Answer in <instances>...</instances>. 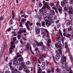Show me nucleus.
<instances>
[{"label": "nucleus", "instance_id": "f257e3e1", "mask_svg": "<svg viewBox=\"0 0 73 73\" xmlns=\"http://www.w3.org/2000/svg\"><path fill=\"white\" fill-rule=\"evenodd\" d=\"M52 15H49L48 17H46L45 18V21L46 22V24L47 27L50 26L51 24V23H53V19H52Z\"/></svg>", "mask_w": 73, "mask_h": 73}, {"label": "nucleus", "instance_id": "f03ea898", "mask_svg": "<svg viewBox=\"0 0 73 73\" xmlns=\"http://www.w3.org/2000/svg\"><path fill=\"white\" fill-rule=\"evenodd\" d=\"M42 33L43 37L45 38L46 40H47L49 37V33L48 30L46 29H44V31H42Z\"/></svg>", "mask_w": 73, "mask_h": 73}, {"label": "nucleus", "instance_id": "7ed1b4c3", "mask_svg": "<svg viewBox=\"0 0 73 73\" xmlns=\"http://www.w3.org/2000/svg\"><path fill=\"white\" fill-rule=\"evenodd\" d=\"M11 45L10 46L9 52L11 53L13 51V48H15L16 46L13 42L12 41L11 43Z\"/></svg>", "mask_w": 73, "mask_h": 73}, {"label": "nucleus", "instance_id": "20e7f679", "mask_svg": "<svg viewBox=\"0 0 73 73\" xmlns=\"http://www.w3.org/2000/svg\"><path fill=\"white\" fill-rule=\"evenodd\" d=\"M56 53H57L55 56V58L56 60H58L60 58V55L61 54V50H58L56 52Z\"/></svg>", "mask_w": 73, "mask_h": 73}, {"label": "nucleus", "instance_id": "39448f33", "mask_svg": "<svg viewBox=\"0 0 73 73\" xmlns=\"http://www.w3.org/2000/svg\"><path fill=\"white\" fill-rule=\"evenodd\" d=\"M44 7L43 8H42L41 9L39 10V12L41 13H43V15H45L46 14V10H44L43 11V9H44Z\"/></svg>", "mask_w": 73, "mask_h": 73}, {"label": "nucleus", "instance_id": "423d86ee", "mask_svg": "<svg viewBox=\"0 0 73 73\" xmlns=\"http://www.w3.org/2000/svg\"><path fill=\"white\" fill-rule=\"evenodd\" d=\"M69 11H68V13L71 16H73V14L72 13V12L73 11V7H72L70 6L69 8Z\"/></svg>", "mask_w": 73, "mask_h": 73}, {"label": "nucleus", "instance_id": "0eeeda50", "mask_svg": "<svg viewBox=\"0 0 73 73\" xmlns=\"http://www.w3.org/2000/svg\"><path fill=\"white\" fill-rule=\"evenodd\" d=\"M61 44V42L59 41L57 42V44H55V46L57 48H60L62 46V44Z\"/></svg>", "mask_w": 73, "mask_h": 73}, {"label": "nucleus", "instance_id": "6e6552de", "mask_svg": "<svg viewBox=\"0 0 73 73\" xmlns=\"http://www.w3.org/2000/svg\"><path fill=\"white\" fill-rule=\"evenodd\" d=\"M20 64L21 65V66L19 67V70H21V69H22L23 68H24V62H22Z\"/></svg>", "mask_w": 73, "mask_h": 73}, {"label": "nucleus", "instance_id": "1a4fd4ad", "mask_svg": "<svg viewBox=\"0 0 73 73\" xmlns=\"http://www.w3.org/2000/svg\"><path fill=\"white\" fill-rule=\"evenodd\" d=\"M23 32L24 33L26 32V29H23L22 28H21L20 31H19V33H22Z\"/></svg>", "mask_w": 73, "mask_h": 73}, {"label": "nucleus", "instance_id": "9d476101", "mask_svg": "<svg viewBox=\"0 0 73 73\" xmlns=\"http://www.w3.org/2000/svg\"><path fill=\"white\" fill-rule=\"evenodd\" d=\"M66 60V57L64 56H63L62 58V62H65Z\"/></svg>", "mask_w": 73, "mask_h": 73}, {"label": "nucleus", "instance_id": "9b49d317", "mask_svg": "<svg viewBox=\"0 0 73 73\" xmlns=\"http://www.w3.org/2000/svg\"><path fill=\"white\" fill-rule=\"evenodd\" d=\"M39 69H40L41 70H42L45 69V65L44 64L42 65Z\"/></svg>", "mask_w": 73, "mask_h": 73}, {"label": "nucleus", "instance_id": "f8f14e48", "mask_svg": "<svg viewBox=\"0 0 73 73\" xmlns=\"http://www.w3.org/2000/svg\"><path fill=\"white\" fill-rule=\"evenodd\" d=\"M35 30L36 31V34H38L40 33V29H37V27L35 28Z\"/></svg>", "mask_w": 73, "mask_h": 73}, {"label": "nucleus", "instance_id": "ddd939ff", "mask_svg": "<svg viewBox=\"0 0 73 73\" xmlns=\"http://www.w3.org/2000/svg\"><path fill=\"white\" fill-rule=\"evenodd\" d=\"M18 60L19 61V62H22L24 61V59H23V57H21L18 59Z\"/></svg>", "mask_w": 73, "mask_h": 73}, {"label": "nucleus", "instance_id": "4468645a", "mask_svg": "<svg viewBox=\"0 0 73 73\" xmlns=\"http://www.w3.org/2000/svg\"><path fill=\"white\" fill-rule=\"evenodd\" d=\"M25 25L26 27H27V29H28V30H30V28H29V25L27 23H25Z\"/></svg>", "mask_w": 73, "mask_h": 73}, {"label": "nucleus", "instance_id": "2eb2a0df", "mask_svg": "<svg viewBox=\"0 0 73 73\" xmlns=\"http://www.w3.org/2000/svg\"><path fill=\"white\" fill-rule=\"evenodd\" d=\"M14 63L15 65H17L18 64V61L16 60H15L14 62Z\"/></svg>", "mask_w": 73, "mask_h": 73}, {"label": "nucleus", "instance_id": "dca6fc26", "mask_svg": "<svg viewBox=\"0 0 73 73\" xmlns=\"http://www.w3.org/2000/svg\"><path fill=\"white\" fill-rule=\"evenodd\" d=\"M65 48H66V49H67L66 52H68V49H69L68 48V45H65Z\"/></svg>", "mask_w": 73, "mask_h": 73}, {"label": "nucleus", "instance_id": "f3484780", "mask_svg": "<svg viewBox=\"0 0 73 73\" xmlns=\"http://www.w3.org/2000/svg\"><path fill=\"white\" fill-rule=\"evenodd\" d=\"M36 44L38 46H40V45H42L43 43L42 42H40V44L39 43L37 42Z\"/></svg>", "mask_w": 73, "mask_h": 73}, {"label": "nucleus", "instance_id": "a211bd4d", "mask_svg": "<svg viewBox=\"0 0 73 73\" xmlns=\"http://www.w3.org/2000/svg\"><path fill=\"white\" fill-rule=\"evenodd\" d=\"M13 41L14 42H16V43H17V41L16 42V38L15 37H14L13 38Z\"/></svg>", "mask_w": 73, "mask_h": 73}, {"label": "nucleus", "instance_id": "6ab92c4d", "mask_svg": "<svg viewBox=\"0 0 73 73\" xmlns=\"http://www.w3.org/2000/svg\"><path fill=\"white\" fill-rule=\"evenodd\" d=\"M63 2L65 4H67L68 3V0H63Z\"/></svg>", "mask_w": 73, "mask_h": 73}, {"label": "nucleus", "instance_id": "aec40b11", "mask_svg": "<svg viewBox=\"0 0 73 73\" xmlns=\"http://www.w3.org/2000/svg\"><path fill=\"white\" fill-rule=\"evenodd\" d=\"M48 3L46 2V3H45V4H44V6L42 7V8H46V5H48Z\"/></svg>", "mask_w": 73, "mask_h": 73}, {"label": "nucleus", "instance_id": "412c9836", "mask_svg": "<svg viewBox=\"0 0 73 73\" xmlns=\"http://www.w3.org/2000/svg\"><path fill=\"white\" fill-rule=\"evenodd\" d=\"M25 73H28L30 72V71L29 70V69H27L25 70Z\"/></svg>", "mask_w": 73, "mask_h": 73}, {"label": "nucleus", "instance_id": "4be33fe9", "mask_svg": "<svg viewBox=\"0 0 73 73\" xmlns=\"http://www.w3.org/2000/svg\"><path fill=\"white\" fill-rule=\"evenodd\" d=\"M12 14V18L13 19V18H14V17H15V14L14 12H13Z\"/></svg>", "mask_w": 73, "mask_h": 73}, {"label": "nucleus", "instance_id": "5701e85b", "mask_svg": "<svg viewBox=\"0 0 73 73\" xmlns=\"http://www.w3.org/2000/svg\"><path fill=\"white\" fill-rule=\"evenodd\" d=\"M50 13L52 15L54 14V11L52 10H51Z\"/></svg>", "mask_w": 73, "mask_h": 73}, {"label": "nucleus", "instance_id": "b1692460", "mask_svg": "<svg viewBox=\"0 0 73 73\" xmlns=\"http://www.w3.org/2000/svg\"><path fill=\"white\" fill-rule=\"evenodd\" d=\"M17 58L19 57H21V55H19V53H17Z\"/></svg>", "mask_w": 73, "mask_h": 73}, {"label": "nucleus", "instance_id": "393cba45", "mask_svg": "<svg viewBox=\"0 0 73 73\" xmlns=\"http://www.w3.org/2000/svg\"><path fill=\"white\" fill-rule=\"evenodd\" d=\"M27 49H29V44H27L26 46Z\"/></svg>", "mask_w": 73, "mask_h": 73}, {"label": "nucleus", "instance_id": "a878e982", "mask_svg": "<svg viewBox=\"0 0 73 73\" xmlns=\"http://www.w3.org/2000/svg\"><path fill=\"white\" fill-rule=\"evenodd\" d=\"M65 3L63 2H62L61 5L62 7H64L65 5Z\"/></svg>", "mask_w": 73, "mask_h": 73}, {"label": "nucleus", "instance_id": "bb28decb", "mask_svg": "<svg viewBox=\"0 0 73 73\" xmlns=\"http://www.w3.org/2000/svg\"><path fill=\"white\" fill-rule=\"evenodd\" d=\"M19 26L21 27H23V25H22V23L21 22L19 23Z\"/></svg>", "mask_w": 73, "mask_h": 73}, {"label": "nucleus", "instance_id": "cd10ccee", "mask_svg": "<svg viewBox=\"0 0 73 73\" xmlns=\"http://www.w3.org/2000/svg\"><path fill=\"white\" fill-rule=\"evenodd\" d=\"M42 56L44 58H45L46 57V54H44L42 55Z\"/></svg>", "mask_w": 73, "mask_h": 73}, {"label": "nucleus", "instance_id": "c85d7f7f", "mask_svg": "<svg viewBox=\"0 0 73 73\" xmlns=\"http://www.w3.org/2000/svg\"><path fill=\"white\" fill-rule=\"evenodd\" d=\"M42 25L43 27L45 26V22H42Z\"/></svg>", "mask_w": 73, "mask_h": 73}, {"label": "nucleus", "instance_id": "c756f323", "mask_svg": "<svg viewBox=\"0 0 73 73\" xmlns=\"http://www.w3.org/2000/svg\"><path fill=\"white\" fill-rule=\"evenodd\" d=\"M38 18L39 19H41V18H42L41 15H38Z\"/></svg>", "mask_w": 73, "mask_h": 73}, {"label": "nucleus", "instance_id": "7c9ffc66", "mask_svg": "<svg viewBox=\"0 0 73 73\" xmlns=\"http://www.w3.org/2000/svg\"><path fill=\"white\" fill-rule=\"evenodd\" d=\"M41 70L40 69H38V70L37 72L38 73H41Z\"/></svg>", "mask_w": 73, "mask_h": 73}, {"label": "nucleus", "instance_id": "2f4dec72", "mask_svg": "<svg viewBox=\"0 0 73 73\" xmlns=\"http://www.w3.org/2000/svg\"><path fill=\"white\" fill-rule=\"evenodd\" d=\"M23 40L25 41H27V37L23 38Z\"/></svg>", "mask_w": 73, "mask_h": 73}, {"label": "nucleus", "instance_id": "473e14b6", "mask_svg": "<svg viewBox=\"0 0 73 73\" xmlns=\"http://www.w3.org/2000/svg\"><path fill=\"white\" fill-rule=\"evenodd\" d=\"M11 28H9V29H7L6 30V31H7V32H9V31H11Z\"/></svg>", "mask_w": 73, "mask_h": 73}, {"label": "nucleus", "instance_id": "72a5a7b5", "mask_svg": "<svg viewBox=\"0 0 73 73\" xmlns=\"http://www.w3.org/2000/svg\"><path fill=\"white\" fill-rule=\"evenodd\" d=\"M26 64L27 65H29V64H31V63H30V62L29 61H27L26 62Z\"/></svg>", "mask_w": 73, "mask_h": 73}, {"label": "nucleus", "instance_id": "f704fd0d", "mask_svg": "<svg viewBox=\"0 0 73 73\" xmlns=\"http://www.w3.org/2000/svg\"><path fill=\"white\" fill-rule=\"evenodd\" d=\"M64 11H67L68 10V8L66 7H65L64 8Z\"/></svg>", "mask_w": 73, "mask_h": 73}, {"label": "nucleus", "instance_id": "c9c22d12", "mask_svg": "<svg viewBox=\"0 0 73 73\" xmlns=\"http://www.w3.org/2000/svg\"><path fill=\"white\" fill-rule=\"evenodd\" d=\"M17 37L18 39H20V37H21V35H18Z\"/></svg>", "mask_w": 73, "mask_h": 73}, {"label": "nucleus", "instance_id": "e433bc0d", "mask_svg": "<svg viewBox=\"0 0 73 73\" xmlns=\"http://www.w3.org/2000/svg\"><path fill=\"white\" fill-rule=\"evenodd\" d=\"M37 67L39 69H40V65L39 64H38V65L37 66Z\"/></svg>", "mask_w": 73, "mask_h": 73}, {"label": "nucleus", "instance_id": "4c0bfd02", "mask_svg": "<svg viewBox=\"0 0 73 73\" xmlns=\"http://www.w3.org/2000/svg\"><path fill=\"white\" fill-rule=\"evenodd\" d=\"M26 19H22V22H24V21H26Z\"/></svg>", "mask_w": 73, "mask_h": 73}, {"label": "nucleus", "instance_id": "58836bf2", "mask_svg": "<svg viewBox=\"0 0 73 73\" xmlns=\"http://www.w3.org/2000/svg\"><path fill=\"white\" fill-rule=\"evenodd\" d=\"M47 42H48V43H50L51 42V40H50V39H48V41H47Z\"/></svg>", "mask_w": 73, "mask_h": 73}, {"label": "nucleus", "instance_id": "ea45409f", "mask_svg": "<svg viewBox=\"0 0 73 73\" xmlns=\"http://www.w3.org/2000/svg\"><path fill=\"white\" fill-rule=\"evenodd\" d=\"M47 73H50V72H51V71H50V70L48 69L47 70Z\"/></svg>", "mask_w": 73, "mask_h": 73}, {"label": "nucleus", "instance_id": "a19ab883", "mask_svg": "<svg viewBox=\"0 0 73 73\" xmlns=\"http://www.w3.org/2000/svg\"><path fill=\"white\" fill-rule=\"evenodd\" d=\"M3 50H2L1 52V56H3Z\"/></svg>", "mask_w": 73, "mask_h": 73}, {"label": "nucleus", "instance_id": "79ce46f5", "mask_svg": "<svg viewBox=\"0 0 73 73\" xmlns=\"http://www.w3.org/2000/svg\"><path fill=\"white\" fill-rule=\"evenodd\" d=\"M3 19V16H1L0 17V20H1Z\"/></svg>", "mask_w": 73, "mask_h": 73}, {"label": "nucleus", "instance_id": "37998d69", "mask_svg": "<svg viewBox=\"0 0 73 73\" xmlns=\"http://www.w3.org/2000/svg\"><path fill=\"white\" fill-rule=\"evenodd\" d=\"M72 28H70L68 29V32H70V31H72Z\"/></svg>", "mask_w": 73, "mask_h": 73}, {"label": "nucleus", "instance_id": "c03bdc74", "mask_svg": "<svg viewBox=\"0 0 73 73\" xmlns=\"http://www.w3.org/2000/svg\"><path fill=\"white\" fill-rule=\"evenodd\" d=\"M56 71L58 72H60V69L59 68H57L56 69Z\"/></svg>", "mask_w": 73, "mask_h": 73}, {"label": "nucleus", "instance_id": "a18cd8bd", "mask_svg": "<svg viewBox=\"0 0 73 73\" xmlns=\"http://www.w3.org/2000/svg\"><path fill=\"white\" fill-rule=\"evenodd\" d=\"M5 48H6V47H7V42H5V45H4Z\"/></svg>", "mask_w": 73, "mask_h": 73}, {"label": "nucleus", "instance_id": "49530a36", "mask_svg": "<svg viewBox=\"0 0 73 73\" xmlns=\"http://www.w3.org/2000/svg\"><path fill=\"white\" fill-rule=\"evenodd\" d=\"M36 25H41V24L40 23H38V22H37L36 23Z\"/></svg>", "mask_w": 73, "mask_h": 73}, {"label": "nucleus", "instance_id": "de8ad7c7", "mask_svg": "<svg viewBox=\"0 0 73 73\" xmlns=\"http://www.w3.org/2000/svg\"><path fill=\"white\" fill-rule=\"evenodd\" d=\"M40 7H42V4L41 3H40L39 4Z\"/></svg>", "mask_w": 73, "mask_h": 73}, {"label": "nucleus", "instance_id": "09e8293b", "mask_svg": "<svg viewBox=\"0 0 73 73\" xmlns=\"http://www.w3.org/2000/svg\"><path fill=\"white\" fill-rule=\"evenodd\" d=\"M42 2L43 4V5H45V1H43Z\"/></svg>", "mask_w": 73, "mask_h": 73}, {"label": "nucleus", "instance_id": "8fccbe9b", "mask_svg": "<svg viewBox=\"0 0 73 73\" xmlns=\"http://www.w3.org/2000/svg\"><path fill=\"white\" fill-rule=\"evenodd\" d=\"M67 36L68 37H70V36H71V35L69 34H67Z\"/></svg>", "mask_w": 73, "mask_h": 73}, {"label": "nucleus", "instance_id": "3c124183", "mask_svg": "<svg viewBox=\"0 0 73 73\" xmlns=\"http://www.w3.org/2000/svg\"><path fill=\"white\" fill-rule=\"evenodd\" d=\"M46 63L47 64L46 65H48L49 64V62L46 61Z\"/></svg>", "mask_w": 73, "mask_h": 73}, {"label": "nucleus", "instance_id": "603ef678", "mask_svg": "<svg viewBox=\"0 0 73 73\" xmlns=\"http://www.w3.org/2000/svg\"><path fill=\"white\" fill-rule=\"evenodd\" d=\"M54 5L53 3L51 4V6H54Z\"/></svg>", "mask_w": 73, "mask_h": 73}, {"label": "nucleus", "instance_id": "864d4df0", "mask_svg": "<svg viewBox=\"0 0 73 73\" xmlns=\"http://www.w3.org/2000/svg\"><path fill=\"white\" fill-rule=\"evenodd\" d=\"M47 8H48V9H49V5H47L46 6Z\"/></svg>", "mask_w": 73, "mask_h": 73}, {"label": "nucleus", "instance_id": "5fc2aeb1", "mask_svg": "<svg viewBox=\"0 0 73 73\" xmlns=\"http://www.w3.org/2000/svg\"><path fill=\"white\" fill-rule=\"evenodd\" d=\"M53 9H54V10H56V8L54 7H52Z\"/></svg>", "mask_w": 73, "mask_h": 73}, {"label": "nucleus", "instance_id": "6e6d98bb", "mask_svg": "<svg viewBox=\"0 0 73 73\" xmlns=\"http://www.w3.org/2000/svg\"><path fill=\"white\" fill-rule=\"evenodd\" d=\"M56 41H58V40H59V38L58 37H56Z\"/></svg>", "mask_w": 73, "mask_h": 73}, {"label": "nucleus", "instance_id": "4d7b16f0", "mask_svg": "<svg viewBox=\"0 0 73 73\" xmlns=\"http://www.w3.org/2000/svg\"><path fill=\"white\" fill-rule=\"evenodd\" d=\"M59 12H60V13H61V12H62V11H61V9H59Z\"/></svg>", "mask_w": 73, "mask_h": 73}, {"label": "nucleus", "instance_id": "13d9d810", "mask_svg": "<svg viewBox=\"0 0 73 73\" xmlns=\"http://www.w3.org/2000/svg\"><path fill=\"white\" fill-rule=\"evenodd\" d=\"M38 50V48H36L35 49V51H37V50Z\"/></svg>", "mask_w": 73, "mask_h": 73}, {"label": "nucleus", "instance_id": "bf43d9fd", "mask_svg": "<svg viewBox=\"0 0 73 73\" xmlns=\"http://www.w3.org/2000/svg\"><path fill=\"white\" fill-rule=\"evenodd\" d=\"M27 23V24H30V22H29V21H27V23Z\"/></svg>", "mask_w": 73, "mask_h": 73}, {"label": "nucleus", "instance_id": "052dcab7", "mask_svg": "<svg viewBox=\"0 0 73 73\" xmlns=\"http://www.w3.org/2000/svg\"><path fill=\"white\" fill-rule=\"evenodd\" d=\"M27 15H24V17H25V18H27Z\"/></svg>", "mask_w": 73, "mask_h": 73}, {"label": "nucleus", "instance_id": "680f3d73", "mask_svg": "<svg viewBox=\"0 0 73 73\" xmlns=\"http://www.w3.org/2000/svg\"><path fill=\"white\" fill-rule=\"evenodd\" d=\"M52 73H53L54 72V69H52Z\"/></svg>", "mask_w": 73, "mask_h": 73}, {"label": "nucleus", "instance_id": "e2e57ef3", "mask_svg": "<svg viewBox=\"0 0 73 73\" xmlns=\"http://www.w3.org/2000/svg\"><path fill=\"white\" fill-rule=\"evenodd\" d=\"M38 62H39V64H41V62H40V60H38Z\"/></svg>", "mask_w": 73, "mask_h": 73}, {"label": "nucleus", "instance_id": "0e129e2a", "mask_svg": "<svg viewBox=\"0 0 73 73\" xmlns=\"http://www.w3.org/2000/svg\"><path fill=\"white\" fill-rule=\"evenodd\" d=\"M9 24H12V22H9Z\"/></svg>", "mask_w": 73, "mask_h": 73}, {"label": "nucleus", "instance_id": "69168bd1", "mask_svg": "<svg viewBox=\"0 0 73 73\" xmlns=\"http://www.w3.org/2000/svg\"><path fill=\"white\" fill-rule=\"evenodd\" d=\"M29 25H31V26H32V25H33V23H29Z\"/></svg>", "mask_w": 73, "mask_h": 73}, {"label": "nucleus", "instance_id": "338daca9", "mask_svg": "<svg viewBox=\"0 0 73 73\" xmlns=\"http://www.w3.org/2000/svg\"><path fill=\"white\" fill-rule=\"evenodd\" d=\"M7 59H8V57H6L5 59L6 61H7Z\"/></svg>", "mask_w": 73, "mask_h": 73}, {"label": "nucleus", "instance_id": "774afa93", "mask_svg": "<svg viewBox=\"0 0 73 73\" xmlns=\"http://www.w3.org/2000/svg\"><path fill=\"white\" fill-rule=\"evenodd\" d=\"M67 25H69V24H70V23L69 22L68 23H67Z\"/></svg>", "mask_w": 73, "mask_h": 73}]
</instances>
